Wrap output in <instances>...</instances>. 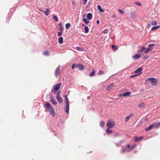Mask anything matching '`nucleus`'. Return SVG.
<instances>
[{"mask_svg": "<svg viewBox=\"0 0 160 160\" xmlns=\"http://www.w3.org/2000/svg\"><path fill=\"white\" fill-rule=\"evenodd\" d=\"M45 106L48 109L49 113L53 117L55 116V113L53 108L49 102H47L45 104Z\"/></svg>", "mask_w": 160, "mask_h": 160, "instance_id": "obj_1", "label": "nucleus"}, {"mask_svg": "<svg viewBox=\"0 0 160 160\" xmlns=\"http://www.w3.org/2000/svg\"><path fill=\"white\" fill-rule=\"evenodd\" d=\"M107 126L109 128H112L115 126V122L112 120H108L107 123Z\"/></svg>", "mask_w": 160, "mask_h": 160, "instance_id": "obj_2", "label": "nucleus"}, {"mask_svg": "<svg viewBox=\"0 0 160 160\" xmlns=\"http://www.w3.org/2000/svg\"><path fill=\"white\" fill-rule=\"evenodd\" d=\"M155 46V44H149L148 46V48L145 51V53L146 54L148 53L149 52L152 51L153 48V47Z\"/></svg>", "mask_w": 160, "mask_h": 160, "instance_id": "obj_3", "label": "nucleus"}, {"mask_svg": "<svg viewBox=\"0 0 160 160\" xmlns=\"http://www.w3.org/2000/svg\"><path fill=\"white\" fill-rule=\"evenodd\" d=\"M149 81H150L153 85H156L157 84V80L154 78H150L149 79Z\"/></svg>", "mask_w": 160, "mask_h": 160, "instance_id": "obj_4", "label": "nucleus"}, {"mask_svg": "<svg viewBox=\"0 0 160 160\" xmlns=\"http://www.w3.org/2000/svg\"><path fill=\"white\" fill-rule=\"evenodd\" d=\"M60 66H58L56 68L55 71V75L56 77H57L61 73V71H60Z\"/></svg>", "mask_w": 160, "mask_h": 160, "instance_id": "obj_5", "label": "nucleus"}, {"mask_svg": "<svg viewBox=\"0 0 160 160\" xmlns=\"http://www.w3.org/2000/svg\"><path fill=\"white\" fill-rule=\"evenodd\" d=\"M142 69L141 68H139L136 70L134 72L138 75H139L142 73Z\"/></svg>", "mask_w": 160, "mask_h": 160, "instance_id": "obj_6", "label": "nucleus"}, {"mask_svg": "<svg viewBox=\"0 0 160 160\" xmlns=\"http://www.w3.org/2000/svg\"><path fill=\"white\" fill-rule=\"evenodd\" d=\"M153 127L155 128H157L160 127V122L158 121H156L152 124Z\"/></svg>", "mask_w": 160, "mask_h": 160, "instance_id": "obj_7", "label": "nucleus"}, {"mask_svg": "<svg viewBox=\"0 0 160 160\" xmlns=\"http://www.w3.org/2000/svg\"><path fill=\"white\" fill-rule=\"evenodd\" d=\"M136 12H132L130 13L131 18L132 19H135L136 17Z\"/></svg>", "mask_w": 160, "mask_h": 160, "instance_id": "obj_8", "label": "nucleus"}, {"mask_svg": "<svg viewBox=\"0 0 160 160\" xmlns=\"http://www.w3.org/2000/svg\"><path fill=\"white\" fill-rule=\"evenodd\" d=\"M69 103H66V106L64 108L65 112L68 114L69 113Z\"/></svg>", "mask_w": 160, "mask_h": 160, "instance_id": "obj_9", "label": "nucleus"}, {"mask_svg": "<svg viewBox=\"0 0 160 160\" xmlns=\"http://www.w3.org/2000/svg\"><path fill=\"white\" fill-rule=\"evenodd\" d=\"M113 87L114 83H111L108 86L107 89L108 91H111L113 88Z\"/></svg>", "mask_w": 160, "mask_h": 160, "instance_id": "obj_10", "label": "nucleus"}, {"mask_svg": "<svg viewBox=\"0 0 160 160\" xmlns=\"http://www.w3.org/2000/svg\"><path fill=\"white\" fill-rule=\"evenodd\" d=\"M50 101L53 103L54 105H56L57 103V101H56L53 98L52 96H50Z\"/></svg>", "mask_w": 160, "mask_h": 160, "instance_id": "obj_11", "label": "nucleus"}, {"mask_svg": "<svg viewBox=\"0 0 160 160\" xmlns=\"http://www.w3.org/2000/svg\"><path fill=\"white\" fill-rule=\"evenodd\" d=\"M141 57V55L139 54H137L133 56V58L134 59H137L140 58Z\"/></svg>", "mask_w": 160, "mask_h": 160, "instance_id": "obj_12", "label": "nucleus"}, {"mask_svg": "<svg viewBox=\"0 0 160 160\" xmlns=\"http://www.w3.org/2000/svg\"><path fill=\"white\" fill-rule=\"evenodd\" d=\"M61 86V83H58L57 84L54 88L55 90L57 91L60 88Z\"/></svg>", "mask_w": 160, "mask_h": 160, "instance_id": "obj_13", "label": "nucleus"}, {"mask_svg": "<svg viewBox=\"0 0 160 160\" xmlns=\"http://www.w3.org/2000/svg\"><path fill=\"white\" fill-rule=\"evenodd\" d=\"M77 66L78 67L80 70H82L84 69V66L81 64H78Z\"/></svg>", "mask_w": 160, "mask_h": 160, "instance_id": "obj_14", "label": "nucleus"}, {"mask_svg": "<svg viewBox=\"0 0 160 160\" xmlns=\"http://www.w3.org/2000/svg\"><path fill=\"white\" fill-rule=\"evenodd\" d=\"M87 18L88 20H91L92 17V14L91 13H88L87 15Z\"/></svg>", "mask_w": 160, "mask_h": 160, "instance_id": "obj_15", "label": "nucleus"}, {"mask_svg": "<svg viewBox=\"0 0 160 160\" xmlns=\"http://www.w3.org/2000/svg\"><path fill=\"white\" fill-rule=\"evenodd\" d=\"M160 27V26H155L153 27L151 29V31H153L155 30H156L158 29Z\"/></svg>", "mask_w": 160, "mask_h": 160, "instance_id": "obj_16", "label": "nucleus"}, {"mask_svg": "<svg viewBox=\"0 0 160 160\" xmlns=\"http://www.w3.org/2000/svg\"><path fill=\"white\" fill-rule=\"evenodd\" d=\"M143 138V137L142 136L140 137L139 138L135 137V141L136 142H138L140 141L141 139H142Z\"/></svg>", "mask_w": 160, "mask_h": 160, "instance_id": "obj_17", "label": "nucleus"}, {"mask_svg": "<svg viewBox=\"0 0 160 160\" xmlns=\"http://www.w3.org/2000/svg\"><path fill=\"white\" fill-rule=\"evenodd\" d=\"M97 7L98 9L99 12H104V10L102 9L101 7L99 5H98Z\"/></svg>", "mask_w": 160, "mask_h": 160, "instance_id": "obj_18", "label": "nucleus"}, {"mask_svg": "<svg viewBox=\"0 0 160 160\" xmlns=\"http://www.w3.org/2000/svg\"><path fill=\"white\" fill-rule=\"evenodd\" d=\"M57 99L58 102L60 103H61L62 102V99L60 96L57 97Z\"/></svg>", "mask_w": 160, "mask_h": 160, "instance_id": "obj_19", "label": "nucleus"}, {"mask_svg": "<svg viewBox=\"0 0 160 160\" xmlns=\"http://www.w3.org/2000/svg\"><path fill=\"white\" fill-rule=\"evenodd\" d=\"M131 93L130 92H127L123 94V96L124 97H127L130 95Z\"/></svg>", "mask_w": 160, "mask_h": 160, "instance_id": "obj_20", "label": "nucleus"}, {"mask_svg": "<svg viewBox=\"0 0 160 160\" xmlns=\"http://www.w3.org/2000/svg\"><path fill=\"white\" fill-rule=\"evenodd\" d=\"M95 73V71L93 69L92 72L89 74V76L91 77H93Z\"/></svg>", "mask_w": 160, "mask_h": 160, "instance_id": "obj_21", "label": "nucleus"}, {"mask_svg": "<svg viewBox=\"0 0 160 160\" xmlns=\"http://www.w3.org/2000/svg\"><path fill=\"white\" fill-rule=\"evenodd\" d=\"M63 42V38L62 37H60L58 39V42L59 44H62Z\"/></svg>", "mask_w": 160, "mask_h": 160, "instance_id": "obj_22", "label": "nucleus"}, {"mask_svg": "<svg viewBox=\"0 0 160 160\" xmlns=\"http://www.w3.org/2000/svg\"><path fill=\"white\" fill-rule=\"evenodd\" d=\"M128 150H127L126 149H124V148L123 147H122L121 150V152L122 153H123L125 152H128L127 151Z\"/></svg>", "mask_w": 160, "mask_h": 160, "instance_id": "obj_23", "label": "nucleus"}, {"mask_svg": "<svg viewBox=\"0 0 160 160\" xmlns=\"http://www.w3.org/2000/svg\"><path fill=\"white\" fill-rule=\"evenodd\" d=\"M132 116V114L131 113V114L128 116V117H127L126 118V119H125V121L126 122H128V121H129V119L130 118L131 116Z\"/></svg>", "mask_w": 160, "mask_h": 160, "instance_id": "obj_24", "label": "nucleus"}, {"mask_svg": "<svg viewBox=\"0 0 160 160\" xmlns=\"http://www.w3.org/2000/svg\"><path fill=\"white\" fill-rule=\"evenodd\" d=\"M109 129L110 128H108L107 129L106 131L107 133L108 134L111 133L112 132V131L111 130H110Z\"/></svg>", "mask_w": 160, "mask_h": 160, "instance_id": "obj_25", "label": "nucleus"}, {"mask_svg": "<svg viewBox=\"0 0 160 160\" xmlns=\"http://www.w3.org/2000/svg\"><path fill=\"white\" fill-rule=\"evenodd\" d=\"M53 19L56 22H57L58 21V18L56 15H54L53 17Z\"/></svg>", "mask_w": 160, "mask_h": 160, "instance_id": "obj_26", "label": "nucleus"}, {"mask_svg": "<svg viewBox=\"0 0 160 160\" xmlns=\"http://www.w3.org/2000/svg\"><path fill=\"white\" fill-rule=\"evenodd\" d=\"M84 30L85 33H87L88 32V28L87 26L84 27Z\"/></svg>", "mask_w": 160, "mask_h": 160, "instance_id": "obj_27", "label": "nucleus"}, {"mask_svg": "<svg viewBox=\"0 0 160 160\" xmlns=\"http://www.w3.org/2000/svg\"><path fill=\"white\" fill-rule=\"evenodd\" d=\"M104 124H105V122L104 121H102L100 122V126L101 127H102V128L104 126Z\"/></svg>", "mask_w": 160, "mask_h": 160, "instance_id": "obj_28", "label": "nucleus"}, {"mask_svg": "<svg viewBox=\"0 0 160 160\" xmlns=\"http://www.w3.org/2000/svg\"><path fill=\"white\" fill-rule=\"evenodd\" d=\"M64 98L66 101V103H69V101L67 95H65Z\"/></svg>", "mask_w": 160, "mask_h": 160, "instance_id": "obj_29", "label": "nucleus"}, {"mask_svg": "<svg viewBox=\"0 0 160 160\" xmlns=\"http://www.w3.org/2000/svg\"><path fill=\"white\" fill-rule=\"evenodd\" d=\"M49 9H46V10H45V12H44L45 13V14L46 16H48L49 14Z\"/></svg>", "mask_w": 160, "mask_h": 160, "instance_id": "obj_30", "label": "nucleus"}, {"mask_svg": "<svg viewBox=\"0 0 160 160\" xmlns=\"http://www.w3.org/2000/svg\"><path fill=\"white\" fill-rule=\"evenodd\" d=\"M126 147L128 149V151H127L128 152H129L131 150H132V149H131V147L130 145L129 144H128L126 146Z\"/></svg>", "mask_w": 160, "mask_h": 160, "instance_id": "obj_31", "label": "nucleus"}, {"mask_svg": "<svg viewBox=\"0 0 160 160\" xmlns=\"http://www.w3.org/2000/svg\"><path fill=\"white\" fill-rule=\"evenodd\" d=\"M76 49L78 51H82L83 48H81L79 47H76Z\"/></svg>", "mask_w": 160, "mask_h": 160, "instance_id": "obj_32", "label": "nucleus"}, {"mask_svg": "<svg viewBox=\"0 0 160 160\" xmlns=\"http://www.w3.org/2000/svg\"><path fill=\"white\" fill-rule=\"evenodd\" d=\"M82 20L86 24H88L89 23V21L86 18H83Z\"/></svg>", "mask_w": 160, "mask_h": 160, "instance_id": "obj_33", "label": "nucleus"}, {"mask_svg": "<svg viewBox=\"0 0 160 160\" xmlns=\"http://www.w3.org/2000/svg\"><path fill=\"white\" fill-rule=\"evenodd\" d=\"M146 49V48L144 47H142L141 49L139 50V52L141 53Z\"/></svg>", "mask_w": 160, "mask_h": 160, "instance_id": "obj_34", "label": "nucleus"}, {"mask_svg": "<svg viewBox=\"0 0 160 160\" xmlns=\"http://www.w3.org/2000/svg\"><path fill=\"white\" fill-rule=\"evenodd\" d=\"M144 106L145 104L144 103H142L138 105V107L139 108H142Z\"/></svg>", "mask_w": 160, "mask_h": 160, "instance_id": "obj_35", "label": "nucleus"}, {"mask_svg": "<svg viewBox=\"0 0 160 160\" xmlns=\"http://www.w3.org/2000/svg\"><path fill=\"white\" fill-rule=\"evenodd\" d=\"M112 47L113 50H117L118 49L117 47L115 45H112Z\"/></svg>", "mask_w": 160, "mask_h": 160, "instance_id": "obj_36", "label": "nucleus"}, {"mask_svg": "<svg viewBox=\"0 0 160 160\" xmlns=\"http://www.w3.org/2000/svg\"><path fill=\"white\" fill-rule=\"evenodd\" d=\"M70 26V24L69 23H67L65 25V27L66 29H68Z\"/></svg>", "mask_w": 160, "mask_h": 160, "instance_id": "obj_37", "label": "nucleus"}, {"mask_svg": "<svg viewBox=\"0 0 160 160\" xmlns=\"http://www.w3.org/2000/svg\"><path fill=\"white\" fill-rule=\"evenodd\" d=\"M39 10L41 12H45V10H46V9L44 8H40Z\"/></svg>", "mask_w": 160, "mask_h": 160, "instance_id": "obj_38", "label": "nucleus"}, {"mask_svg": "<svg viewBox=\"0 0 160 160\" xmlns=\"http://www.w3.org/2000/svg\"><path fill=\"white\" fill-rule=\"evenodd\" d=\"M135 4H136L137 5H138V6H142L141 4L139 2H135Z\"/></svg>", "mask_w": 160, "mask_h": 160, "instance_id": "obj_39", "label": "nucleus"}, {"mask_svg": "<svg viewBox=\"0 0 160 160\" xmlns=\"http://www.w3.org/2000/svg\"><path fill=\"white\" fill-rule=\"evenodd\" d=\"M158 23L155 21H152L151 23L152 25L154 26L157 25Z\"/></svg>", "mask_w": 160, "mask_h": 160, "instance_id": "obj_40", "label": "nucleus"}, {"mask_svg": "<svg viewBox=\"0 0 160 160\" xmlns=\"http://www.w3.org/2000/svg\"><path fill=\"white\" fill-rule=\"evenodd\" d=\"M43 54L45 55H49V52L48 51H45L43 52Z\"/></svg>", "mask_w": 160, "mask_h": 160, "instance_id": "obj_41", "label": "nucleus"}, {"mask_svg": "<svg viewBox=\"0 0 160 160\" xmlns=\"http://www.w3.org/2000/svg\"><path fill=\"white\" fill-rule=\"evenodd\" d=\"M104 73V72L102 70H100L98 72L99 75H101Z\"/></svg>", "mask_w": 160, "mask_h": 160, "instance_id": "obj_42", "label": "nucleus"}, {"mask_svg": "<svg viewBox=\"0 0 160 160\" xmlns=\"http://www.w3.org/2000/svg\"><path fill=\"white\" fill-rule=\"evenodd\" d=\"M60 93V91H59L56 92V98L60 96L59 95Z\"/></svg>", "mask_w": 160, "mask_h": 160, "instance_id": "obj_43", "label": "nucleus"}, {"mask_svg": "<svg viewBox=\"0 0 160 160\" xmlns=\"http://www.w3.org/2000/svg\"><path fill=\"white\" fill-rule=\"evenodd\" d=\"M108 32V29H106L104 30L103 32L102 33H107Z\"/></svg>", "mask_w": 160, "mask_h": 160, "instance_id": "obj_44", "label": "nucleus"}, {"mask_svg": "<svg viewBox=\"0 0 160 160\" xmlns=\"http://www.w3.org/2000/svg\"><path fill=\"white\" fill-rule=\"evenodd\" d=\"M118 11L121 14H123L124 13V11L120 9H119Z\"/></svg>", "mask_w": 160, "mask_h": 160, "instance_id": "obj_45", "label": "nucleus"}, {"mask_svg": "<svg viewBox=\"0 0 160 160\" xmlns=\"http://www.w3.org/2000/svg\"><path fill=\"white\" fill-rule=\"evenodd\" d=\"M153 125L152 124L151 125H150L148 127V128H149V129L150 130L152 128H153Z\"/></svg>", "mask_w": 160, "mask_h": 160, "instance_id": "obj_46", "label": "nucleus"}, {"mask_svg": "<svg viewBox=\"0 0 160 160\" xmlns=\"http://www.w3.org/2000/svg\"><path fill=\"white\" fill-rule=\"evenodd\" d=\"M62 31L61 32H58V36L60 37L62 35Z\"/></svg>", "mask_w": 160, "mask_h": 160, "instance_id": "obj_47", "label": "nucleus"}, {"mask_svg": "<svg viewBox=\"0 0 160 160\" xmlns=\"http://www.w3.org/2000/svg\"><path fill=\"white\" fill-rule=\"evenodd\" d=\"M88 0H83V5H85L86 4Z\"/></svg>", "mask_w": 160, "mask_h": 160, "instance_id": "obj_48", "label": "nucleus"}, {"mask_svg": "<svg viewBox=\"0 0 160 160\" xmlns=\"http://www.w3.org/2000/svg\"><path fill=\"white\" fill-rule=\"evenodd\" d=\"M112 17L113 18H115L116 17V16L115 14H113L112 16Z\"/></svg>", "mask_w": 160, "mask_h": 160, "instance_id": "obj_49", "label": "nucleus"}, {"mask_svg": "<svg viewBox=\"0 0 160 160\" xmlns=\"http://www.w3.org/2000/svg\"><path fill=\"white\" fill-rule=\"evenodd\" d=\"M136 146V145H134L131 148V149H132H132L133 148H134Z\"/></svg>", "mask_w": 160, "mask_h": 160, "instance_id": "obj_50", "label": "nucleus"}, {"mask_svg": "<svg viewBox=\"0 0 160 160\" xmlns=\"http://www.w3.org/2000/svg\"><path fill=\"white\" fill-rule=\"evenodd\" d=\"M75 64H72V69H73L74 68V67L75 66Z\"/></svg>", "mask_w": 160, "mask_h": 160, "instance_id": "obj_51", "label": "nucleus"}, {"mask_svg": "<svg viewBox=\"0 0 160 160\" xmlns=\"http://www.w3.org/2000/svg\"><path fill=\"white\" fill-rule=\"evenodd\" d=\"M138 76V75H137V74H136V75H132L131 76V78H133L134 77H135V76Z\"/></svg>", "mask_w": 160, "mask_h": 160, "instance_id": "obj_52", "label": "nucleus"}, {"mask_svg": "<svg viewBox=\"0 0 160 160\" xmlns=\"http://www.w3.org/2000/svg\"><path fill=\"white\" fill-rule=\"evenodd\" d=\"M119 135V134L118 133L117 134H115L114 135V136L115 137H117V136H118Z\"/></svg>", "mask_w": 160, "mask_h": 160, "instance_id": "obj_53", "label": "nucleus"}, {"mask_svg": "<svg viewBox=\"0 0 160 160\" xmlns=\"http://www.w3.org/2000/svg\"><path fill=\"white\" fill-rule=\"evenodd\" d=\"M148 57L147 56H144V58L145 59H146L148 58Z\"/></svg>", "mask_w": 160, "mask_h": 160, "instance_id": "obj_54", "label": "nucleus"}, {"mask_svg": "<svg viewBox=\"0 0 160 160\" xmlns=\"http://www.w3.org/2000/svg\"><path fill=\"white\" fill-rule=\"evenodd\" d=\"M145 130H146V131H148L149 130H150V129H149V128H146L145 129Z\"/></svg>", "mask_w": 160, "mask_h": 160, "instance_id": "obj_55", "label": "nucleus"}, {"mask_svg": "<svg viewBox=\"0 0 160 160\" xmlns=\"http://www.w3.org/2000/svg\"><path fill=\"white\" fill-rule=\"evenodd\" d=\"M124 142L123 141H121L119 142V143L120 144H121L123 142Z\"/></svg>", "mask_w": 160, "mask_h": 160, "instance_id": "obj_56", "label": "nucleus"}, {"mask_svg": "<svg viewBox=\"0 0 160 160\" xmlns=\"http://www.w3.org/2000/svg\"><path fill=\"white\" fill-rule=\"evenodd\" d=\"M116 144L118 146H119L120 145V144L116 143Z\"/></svg>", "mask_w": 160, "mask_h": 160, "instance_id": "obj_57", "label": "nucleus"}, {"mask_svg": "<svg viewBox=\"0 0 160 160\" xmlns=\"http://www.w3.org/2000/svg\"><path fill=\"white\" fill-rule=\"evenodd\" d=\"M97 22V24H98L99 23V20H97V22Z\"/></svg>", "mask_w": 160, "mask_h": 160, "instance_id": "obj_58", "label": "nucleus"}, {"mask_svg": "<svg viewBox=\"0 0 160 160\" xmlns=\"http://www.w3.org/2000/svg\"><path fill=\"white\" fill-rule=\"evenodd\" d=\"M60 29H61V31H62V28L61 27V26H60Z\"/></svg>", "mask_w": 160, "mask_h": 160, "instance_id": "obj_59", "label": "nucleus"}, {"mask_svg": "<svg viewBox=\"0 0 160 160\" xmlns=\"http://www.w3.org/2000/svg\"><path fill=\"white\" fill-rule=\"evenodd\" d=\"M87 98H88V99H90V97H87Z\"/></svg>", "mask_w": 160, "mask_h": 160, "instance_id": "obj_60", "label": "nucleus"}, {"mask_svg": "<svg viewBox=\"0 0 160 160\" xmlns=\"http://www.w3.org/2000/svg\"><path fill=\"white\" fill-rule=\"evenodd\" d=\"M148 26H149V27H150V26H151V25H150V24H148Z\"/></svg>", "mask_w": 160, "mask_h": 160, "instance_id": "obj_61", "label": "nucleus"}, {"mask_svg": "<svg viewBox=\"0 0 160 160\" xmlns=\"http://www.w3.org/2000/svg\"><path fill=\"white\" fill-rule=\"evenodd\" d=\"M60 26H61V22L60 24Z\"/></svg>", "mask_w": 160, "mask_h": 160, "instance_id": "obj_62", "label": "nucleus"}]
</instances>
